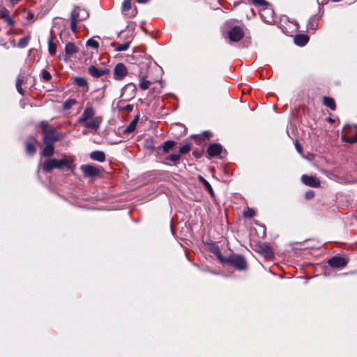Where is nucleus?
Returning a JSON list of instances; mask_svg holds the SVG:
<instances>
[{
    "label": "nucleus",
    "instance_id": "nucleus-10",
    "mask_svg": "<svg viewBox=\"0 0 357 357\" xmlns=\"http://www.w3.org/2000/svg\"><path fill=\"white\" fill-rule=\"evenodd\" d=\"M121 10L123 15L128 17H135L137 15V9H131V0H124L122 3Z\"/></svg>",
    "mask_w": 357,
    "mask_h": 357
},
{
    "label": "nucleus",
    "instance_id": "nucleus-47",
    "mask_svg": "<svg viewBox=\"0 0 357 357\" xmlns=\"http://www.w3.org/2000/svg\"><path fill=\"white\" fill-rule=\"evenodd\" d=\"M328 121L329 122H333V121H334L331 118H328Z\"/></svg>",
    "mask_w": 357,
    "mask_h": 357
},
{
    "label": "nucleus",
    "instance_id": "nucleus-48",
    "mask_svg": "<svg viewBox=\"0 0 357 357\" xmlns=\"http://www.w3.org/2000/svg\"><path fill=\"white\" fill-rule=\"evenodd\" d=\"M15 15H17V10H15Z\"/></svg>",
    "mask_w": 357,
    "mask_h": 357
},
{
    "label": "nucleus",
    "instance_id": "nucleus-17",
    "mask_svg": "<svg viewBox=\"0 0 357 357\" xmlns=\"http://www.w3.org/2000/svg\"><path fill=\"white\" fill-rule=\"evenodd\" d=\"M308 41L309 37L305 34H298L294 38L295 44L301 47L305 46Z\"/></svg>",
    "mask_w": 357,
    "mask_h": 357
},
{
    "label": "nucleus",
    "instance_id": "nucleus-38",
    "mask_svg": "<svg viewBox=\"0 0 357 357\" xmlns=\"http://www.w3.org/2000/svg\"><path fill=\"white\" fill-rule=\"evenodd\" d=\"M24 77L22 75H20L16 81V85H22L24 82Z\"/></svg>",
    "mask_w": 357,
    "mask_h": 357
},
{
    "label": "nucleus",
    "instance_id": "nucleus-46",
    "mask_svg": "<svg viewBox=\"0 0 357 357\" xmlns=\"http://www.w3.org/2000/svg\"><path fill=\"white\" fill-rule=\"evenodd\" d=\"M327 0H317L318 3L324 4L326 3Z\"/></svg>",
    "mask_w": 357,
    "mask_h": 357
},
{
    "label": "nucleus",
    "instance_id": "nucleus-3",
    "mask_svg": "<svg viewBox=\"0 0 357 357\" xmlns=\"http://www.w3.org/2000/svg\"><path fill=\"white\" fill-rule=\"evenodd\" d=\"M64 167L72 169L73 167L72 163L66 159H47L42 165L43 171L46 173L52 172L54 169H63Z\"/></svg>",
    "mask_w": 357,
    "mask_h": 357
},
{
    "label": "nucleus",
    "instance_id": "nucleus-11",
    "mask_svg": "<svg viewBox=\"0 0 357 357\" xmlns=\"http://www.w3.org/2000/svg\"><path fill=\"white\" fill-rule=\"evenodd\" d=\"M347 261L344 257L339 256H334L328 261V264L330 266L336 268H342L344 267Z\"/></svg>",
    "mask_w": 357,
    "mask_h": 357
},
{
    "label": "nucleus",
    "instance_id": "nucleus-22",
    "mask_svg": "<svg viewBox=\"0 0 357 357\" xmlns=\"http://www.w3.org/2000/svg\"><path fill=\"white\" fill-rule=\"evenodd\" d=\"M199 180L204 185V186L205 187V188L206 189L208 192L210 194V195L212 197H214V196H215L214 192H213V188H212L211 185H210V183L205 178H204L202 176L199 177Z\"/></svg>",
    "mask_w": 357,
    "mask_h": 357
},
{
    "label": "nucleus",
    "instance_id": "nucleus-6",
    "mask_svg": "<svg viewBox=\"0 0 357 357\" xmlns=\"http://www.w3.org/2000/svg\"><path fill=\"white\" fill-rule=\"evenodd\" d=\"M80 169L85 176L89 178L100 177L102 172V168L91 165H83L80 167Z\"/></svg>",
    "mask_w": 357,
    "mask_h": 357
},
{
    "label": "nucleus",
    "instance_id": "nucleus-14",
    "mask_svg": "<svg viewBox=\"0 0 357 357\" xmlns=\"http://www.w3.org/2000/svg\"><path fill=\"white\" fill-rule=\"evenodd\" d=\"M222 151V147L219 144H210L207 148V153L211 157L220 155Z\"/></svg>",
    "mask_w": 357,
    "mask_h": 357
},
{
    "label": "nucleus",
    "instance_id": "nucleus-15",
    "mask_svg": "<svg viewBox=\"0 0 357 357\" xmlns=\"http://www.w3.org/2000/svg\"><path fill=\"white\" fill-rule=\"evenodd\" d=\"M0 18L10 26L15 24V20L10 15V12L5 8L0 10Z\"/></svg>",
    "mask_w": 357,
    "mask_h": 357
},
{
    "label": "nucleus",
    "instance_id": "nucleus-26",
    "mask_svg": "<svg viewBox=\"0 0 357 357\" xmlns=\"http://www.w3.org/2000/svg\"><path fill=\"white\" fill-rule=\"evenodd\" d=\"M175 144H176V142H174V141L165 142L163 144V146H162V151H163V152L164 153H167L168 151H169L170 150H172L174 148Z\"/></svg>",
    "mask_w": 357,
    "mask_h": 357
},
{
    "label": "nucleus",
    "instance_id": "nucleus-44",
    "mask_svg": "<svg viewBox=\"0 0 357 357\" xmlns=\"http://www.w3.org/2000/svg\"><path fill=\"white\" fill-rule=\"evenodd\" d=\"M138 3H147L149 0H136Z\"/></svg>",
    "mask_w": 357,
    "mask_h": 357
},
{
    "label": "nucleus",
    "instance_id": "nucleus-1",
    "mask_svg": "<svg viewBox=\"0 0 357 357\" xmlns=\"http://www.w3.org/2000/svg\"><path fill=\"white\" fill-rule=\"evenodd\" d=\"M96 111L92 105L88 103L81 116L77 120L78 123L82 124L86 128L96 132L102 121V117L96 116Z\"/></svg>",
    "mask_w": 357,
    "mask_h": 357
},
{
    "label": "nucleus",
    "instance_id": "nucleus-2",
    "mask_svg": "<svg viewBox=\"0 0 357 357\" xmlns=\"http://www.w3.org/2000/svg\"><path fill=\"white\" fill-rule=\"evenodd\" d=\"M40 127L43 135V142L44 144H54L56 141L59 140V136L56 130L54 128L50 126L47 121H41Z\"/></svg>",
    "mask_w": 357,
    "mask_h": 357
},
{
    "label": "nucleus",
    "instance_id": "nucleus-24",
    "mask_svg": "<svg viewBox=\"0 0 357 357\" xmlns=\"http://www.w3.org/2000/svg\"><path fill=\"white\" fill-rule=\"evenodd\" d=\"M48 51L52 55L55 54L56 51V45L53 42L52 37L48 38Z\"/></svg>",
    "mask_w": 357,
    "mask_h": 357
},
{
    "label": "nucleus",
    "instance_id": "nucleus-25",
    "mask_svg": "<svg viewBox=\"0 0 357 357\" xmlns=\"http://www.w3.org/2000/svg\"><path fill=\"white\" fill-rule=\"evenodd\" d=\"M36 151L34 142H27L26 144V152L29 155H33Z\"/></svg>",
    "mask_w": 357,
    "mask_h": 357
},
{
    "label": "nucleus",
    "instance_id": "nucleus-42",
    "mask_svg": "<svg viewBox=\"0 0 357 357\" xmlns=\"http://www.w3.org/2000/svg\"><path fill=\"white\" fill-rule=\"evenodd\" d=\"M33 17H34L33 13L31 12H29L26 15V20H32L33 18Z\"/></svg>",
    "mask_w": 357,
    "mask_h": 357
},
{
    "label": "nucleus",
    "instance_id": "nucleus-12",
    "mask_svg": "<svg viewBox=\"0 0 357 357\" xmlns=\"http://www.w3.org/2000/svg\"><path fill=\"white\" fill-rule=\"evenodd\" d=\"M89 73L93 77L98 78L104 75H109V70L107 68H98L94 66H91L88 68Z\"/></svg>",
    "mask_w": 357,
    "mask_h": 357
},
{
    "label": "nucleus",
    "instance_id": "nucleus-40",
    "mask_svg": "<svg viewBox=\"0 0 357 357\" xmlns=\"http://www.w3.org/2000/svg\"><path fill=\"white\" fill-rule=\"evenodd\" d=\"M16 89L17 90V91L22 96L24 95V89L22 88V85H16Z\"/></svg>",
    "mask_w": 357,
    "mask_h": 357
},
{
    "label": "nucleus",
    "instance_id": "nucleus-19",
    "mask_svg": "<svg viewBox=\"0 0 357 357\" xmlns=\"http://www.w3.org/2000/svg\"><path fill=\"white\" fill-rule=\"evenodd\" d=\"M45 146L43 149L41 154L44 157H50L54 154V144H45Z\"/></svg>",
    "mask_w": 357,
    "mask_h": 357
},
{
    "label": "nucleus",
    "instance_id": "nucleus-37",
    "mask_svg": "<svg viewBox=\"0 0 357 357\" xmlns=\"http://www.w3.org/2000/svg\"><path fill=\"white\" fill-rule=\"evenodd\" d=\"M252 1L255 6H264L267 4V1L265 0H252Z\"/></svg>",
    "mask_w": 357,
    "mask_h": 357
},
{
    "label": "nucleus",
    "instance_id": "nucleus-9",
    "mask_svg": "<svg viewBox=\"0 0 357 357\" xmlns=\"http://www.w3.org/2000/svg\"><path fill=\"white\" fill-rule=\"evenodd\" d=\"M229 38L231 41L238 42L244 36V31L241 26H235L229 31Z\"/></svg>",
    "mask_w": 357,
    "mask_h": 357
},
{
    "label": "nucleus",
    "instance_id": "nucleus-43",
    "mask_svg": "<svg viewBox=\"0 0 357 357\" xmlns=\"http://www.w3.org/2000/svg\"><path fill=\"white\" fill-rule=\"evenodd\" d=\"M305 196L307 199H310L313 197V192L312 191H309L305 194Z\"/></svg>",
    "mask_w": 357,
    "mask_h": 357
},
{
    "label": "nucleus",
    "instance_id": "nucleus-13",
    "mask_svg": "<svg viewBox=\"0 0 357 357\" xmlns=\"http://www.w3.org/2000/svg\"><path fill=\"white\" fill-rule=\"evenodd\" d=\"M301 181L305 185L310 187L318 188L320 186V181L316 176L303 175Z\"/></svg>",
    "mask_w": 357,
    "mask_h": 357
},
{
    "label": "nucleus",
    "instance_id": "nucleus-7",
    "mask_svg": "<svg viewBox=\"0 0 357 357\" xmlns=\"http://www.w3.org/2000/svg\"><path fill=\"white\" fill-rule=\"evenodd\" d=\"M128 69L122 63H117L114 68V79L121 81L128 75Z\"/></svg>",
    "mask_w": 357,
    "mask_h": 357
},
{
    "label": "nucleus",
    "instance_id": "nucleus-41",
    "mask_svg": "<svg viewBox=\"0 0 357 357\" xmlns=\"http://www.w3.org/2000/svg\"><path fill=\"white\" fill-rule=\"evenodd\" d=\"M295 146H296L297 151L301 153L302 152L301 145L298 142H296Z\"/></svg>",
    "mask_w": 357,
    "mask_h": 357
},
{
    "label": "nucleus",
    "instance_id": "nucleus-45",
    "mask_svg": "<svg viewBox=\"0 0 357 357\" xmlns=\"http://www.w3.org/2000/svg\"><path fill=\"white\" fill-rule=\"evenodd\" d=\"M264 250L267 255L271 254V251L268 247H266Z\"/></svg>",
    "mask_w": 357,
    "mask_h": 357
},
{
    "label": "nucleus",
    "instance_id": "nucleus-21",
    "mask_svg": "<svg viewBox=\"0 0 357 357\" xmlns=\"http://www.w3.org/2000/svg\"><path fill=\"white\" fill-rule=\"evenodd\" d=\"M138 116H136L130 123L129 125L125 128L124 133H130L133 132L137 126V123L138 122Z\"/></svg>",
    "mask_w": 357,
    "mask_h": 357
},
{
    "label": "nucleus",
    "instance_id": "nucleus-16",
    "mask_svg": "<svg viewBox=\"0 0 357 357\" xmlns=\"http://www.w3.org/2000/svg\"><path fill=\"white\" fill-rule=\"evenodd\" d=\"M73 83L79 88H82L84 91L86 92L89 91V84L85 78L82 77H75L73 79Z\"/></svg>",
    "mask_w": 357,
    "mask_h": 357
},
{
    "label": "nucleus",
    "instance_id": "nucleus-20",
    "mask_svg": "<svg viewBox=\"0 0 357 357\" xmlns=\"http://www.w3.org/2000/svg\"><path fill=\"white\" fill-rule=\"evenodd\" d=\"M77 52V49L73 43H68L66 45L65 52L66 55L70 56Z\"/></svg>",
    "mask_w": 357,
    "mask_h": 357
},
{
    "label": "nucleus",
    "instance_id": "nucleus-30",
    "mask_svg": "<svg viewBox=\"0 0 357 357\" xmlns=\"http://www.w3.org/2000/svg\"><path fill=\"white\" fill-rule=\"evenodd\" d=\"M130 47V42L125 43L123 44L118 45L115 50L118 52H123L126 51Z\"/></svg>",
    "mask_w": 357,
    "mask_h": 357
},
{
    "label": "nucleus",
    "instance_id": "nucleus-35",
    "mask_svg": "<svg viewBox=\"0 0 357 357\" xmlns=\"http://www.w3.org/2000/svg\"><path fill=\"white\" fill-rule=\"evenodd\" d=\"M180 158H181V155H179V154H175V153L171 154V155L169 156V158H168V159H169V160H171L172 162H178V161L180 160Z\"/></svg>",
    "mask_w": 357,
    "mask_h": 357
},
{
    "label": "nucleus",
    "instance_id": "nucleus-31",
    "mask_svg": "<svg viewBox=\"0 0 357 357\" xmlns=\"http://www.w3.org/2000/svg\"><path fill=\"white\" fill-rule=\"evenodd\" d=\"M190 144L189 143H186L180 148L179 152L181 154H185L188 153L190 151Z\"/></svg>",
    "mask_w": 357,
    "mask_h": 357
},
{
    "label": "nucleus",
    "instance_id": "nucleus-33",
    "mask_svg": "<svg viewBox=\"0 0 357 357\" xmlns=\"http://www.w3.org/2000/svg\"><path fill=\"white\" fill-rule=\"evenodd\" d=\"M215 256L217 257V258L218 259V260L222 263V264H226V261H227V257H225L222 255L221 254V252L219 250V249H217L215 252H214Z\"/></svg>",
    "mask_w": 357,
    "mask_h": 357
},
{
    "label": "nucleus",
    "instance_id": "nucleus-28",
    "mask_svg": "<svg viewBox=\"0 0 357 357\" xmlns=\"http://www.w3.org/2000/svg\"><path fill=\"white\" fill-rule=\"evenodd\" d=\"M151 84V82L150 81L146 80L145 78L143 77L140 79L139 86L141 89L146 90L149 89Z\"/></svg>",
    "mask_w": 357,
    "mask_h": 357
},
{
    "label": "nucleus",
    "instance_id": "nucleus-23",
    "mask_svg": "<svg viewBox=\"0 0 357 357\" xmlns=\"http://www.w3.org/2000/svg\"><path fill=\"white\" fill-rule=\"evenodd\" d=\"M324 104L331 109L332 110H335L336 105L334 100L330 97H324Z\"/></svg>",
    "mask_w": 357,
    "mask_h": 357
},
{
    "label": "nucleus",
    "instance_id": "nucleus-18",
    "mask_svg": "<svg viewBox=\"0 0 357 357\" xmlns=\"http://www.w3.org/2000/svg\"><path fill=\"white\" fill-rule=\"evenodd\" d=\"M90 158L93 160L102 162L105 160V155L101 151H94L90 153Z\"/></svg>",
    "mask_w": 357,
    "mask_h": 357
},
{
    "label": "nucleus",
    "instance_id": "nucleus-27",
    "mask_svg": "<svg viewBox=\"0 0 357 357\" xmlns=\"http://www.w3.org/2000/svg\"><path fill=\"white\" fill-rule=\"evenodd\" d=\"M77 103V101L75 99H68L66 101H65L63 104V108L66 110L70 109L73 105H75Z\"/></svg>",
    "mask_w": 357,
    "mask_h": 357
},
{
    "label": "nucleus",
    "instance_id": "nucleus-39",
    "mask_svg": "<svg viewBox=\"0 0 357 357\" xmlns=\"http://www.w3.org/2000/svg\"><path fill=\"white\" fill-rule=\"evenodd\" d=\"M244 215L245 217H249V218H251L254 215V212L252 210L250 209V208H248V211H245L244 213Z\"/></svg>",
    "mask_w": 357,
    "mask_h": 357
},
{
    "label": "nucleus",
    "instance_id": "nucleus-36",
    "mask_svg": "<svg viewBox=\"0 0 357 357\" xmlns=\"http://www.w3.org/2000/svg\"><path fill=\"white\" fill-rule=\"evenodd\" d=\"M42 77L44 80L49 81L50 80L52 75L47 70H43L42 72Z\"/></svg>",
    "mask_w": 357,
    "mask_h": 357
},
{
    "label": "nucleus",
    "instance_id": "nucleus-34",
    "mask_svg": "<svg viewBox=\"0 0 357 357\" xmlns=\"http://www.w3.org/2000/svg\"><path fill=\"white\" fill-rule=\"evenodd\" d=\"M86 45L89 47H91L94 49H97L99 46V44H98V41L91 38L87 40Z\"/></svg>",
    "mask_w": 357,
    "mask_h": 357
},
{
    "label": "nucleus",
    "instance_id": "nucleus-5",
    "mask_svg": "<svg viewBox=\"0 0 357 357\" xmlns=\"http://www.w3.org/2000/svg\"><path fill=\"white\" fill-rule=\"evenodd\" d=\"M226 264L231 265L238 271H245L247 268L246 260L241 255H231L227 257Z\"/></svg>",
    "mask_w": 357,
    "mask_h": 357
},
{
    "label": "nucleus",
    "instance_id": "nucleus-32",
    "mask_svg": "<svg viewBox=\"0 0 357 357\" xmlns=\"http://www.w3.org/2000/svg\"><path fill=\"white\" fill-rule=\"evenodd\" d=\"M342 139L344 142H349L351 144H354L357 142V133L352 137H347L344 135L342 137Z\"/></svg>",
    "mask_w": 357,
    "mask_h": 357
},
{
    "label": "nucleus",
    "instance_id": "nucleus-8",
    "mask_svg": "<svg viewBox=\"0 0 357 357\" xmlns=\"http://www.w3.org/2000/svg\"><path fill=\"white\" fill-rule=\"evenodd\" d=\"M261 8L260 15L261 18L266 22L271 23L273 20V10L270 8V4L267 2L266 5L259 6Z\"/></svg>",
    "mask_w": 357,
    "mask_h": 357
},
{
    "label": "nucleus",
    "instance_id": "nucleus-29",
    "mask_svg": "<svg viewBox=\"0 0 357 357\" xmlns=\"http://www.w3.org/2000/svg\"><path fill=\"white\" fill-rule=\"evenodd\" d=\"M29 40H30V36H29L22 38L18 42V44H17L18 47L20 48L25 47L28 45Z\"/></svg>",
    "mask_w": 357,
    "mask_h": 357
},
{
    "label": "nucleus",
    "instance_id": "nucleus-4",
    "mask_svg": "<svg viewBox=\"0 0 357 357\" xmlns=\"http://www.w3.org/2000/svg\"><path fill=\"white\" fill-rule=\"evenodd\" d=\"M89 17V13L84 9L79 7L74 8L71 13L70 18V29L73 33L77 32V23L86 19Z\"/></svg>",
    "mask_w": 357,
    "mask_h": 357
}]
</instances>
